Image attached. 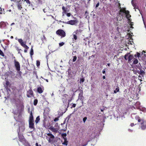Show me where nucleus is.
I'll use <instances>...</instances> for the list:
<instances>
[{"label":"nucleus","mask_w":146,"mask_h":146,"mask_svg":"<svg viewBox=\"0 0 146 146\" xmlns=\"http://www.w3.org/2000/svg\"><path fill=\"white\" fill-rule=\"evenodd\" d=\"M45 10V9H43V11H44V13H45V12H46L45 11V10Z\"/></svg>","instance_id":"55"},{"label":"nucleus","mask_w":146,"mask_h":146,"mask_svg":"<svg viewBox=\"0 0 146 146\" xmlns=\"http://www.w3.org/2000/svg\"><path fill=\"white\" fill-rule=\"evenodd\" d=\"M124 58L126 60L128 59V62L130 63L131 61L133 58V55L130 54V53H128L125 55Z\"/></svg>","instance_id":"1"},{"label":"nucleus","mask_w":146,"mask_h":146,"mask_svg":"<svg viewBox=\"0 0 146 146\" xmlns=\"http://www.w3.org/2000/svg\"><path fill=\"white\" fill-rule=\"evenodd\" d=\"M0 54L2 56H4V54L3 52L2 51H1L0 50Z\"/></svg>","instance_id":"32"},{"label":"nucleus","mask_w":146,"mask_h":146,"mask_svg":"<svg viewBox=\"0 0 146 146\" xmlns=\"http://www.w3.org/2000/svg\"><path fill=\"white\" fill-rule=\"evenodd\" d=\"M62 9L63 10L62 12L63 16H64V14L66 13L67 12H68L69 11V10L67 9V8H66L63 6L62 7Z\"/></svg>","instance_id":"8"},{"label":"nucleus","mask_w":146,"mask_h":146,"mask_svg":"<svg viewBox=\"0 0 146 146\" xmlns=\"http://www.w3.org/2000/svg\"><path fill=\"white\" fill-rule=\"evenodd\" d=\"M64 44V43L62 42L59 43V45L61 46H63Z\"/></svg>","instance_id":"40"},{"label":"nucleus","mask_w":146,"mask_h":146,"mask_svg":"<svg viewBox=\"0 0 146 146\" xmlns=\"http://www.w3.org/2000/svg\"><path fill=\"white\" fill-rule=\"evenodd\" d=\"M38 101L37 100H35L34 101V105L36 106L37 103Z\"/></svg>","instance_id":"29"},{"label":"nucleus","mask_w":146,"mask_h":146,"mask_svg":"<svg viewBox=\"0 0 146 146\" xmlns=\"http://www.w3.org/2000/svg\"><path fill=\"white\" fill-rule=\"evenodd\" d=\"M47 135L49 137H48L46 136V138L47 139L49 143L52 142L53 140V139L54 138V136L51 133H48L47 134Z\"/></svg>","instance_id":"2"},{"label":"nucleus","mask_w":146,"mask_h":146,"mask_svg":"<svg viewBox=\"0 0 146 146\" xmlns=\"http://www.w3.org/2000/svg\"><path fill=\"white\" fill-rule=\"evenodd\" d=\"M129 130L130 131H132V130H131L129 129Z\"/></svg>","instance_id":"54"},{"label":"nucleus","mask_w":146,"mask_h":146,"mask_svg":"<svg viewBox=\"0 0 146 146\" xmlns=\"http://www.w3.org/2000/svg\"><path fill=\"white\" fill-rule=\"evenodd\" d=\"M103 78V79H105V76H104Z\"/></svg>","instance_id":"51"},{"label":"nucleus","mask_w":146,"mask_h":146,"mask_svg":"<svg viewBox=\"0 0 146 146\" xmlns=\"http://www.w3.org/2000/svg\"><path fill=\"white\" fill-rule=\"evenodd\" d=\"M77 59V56H74L73 57V58L72 60V61L73 62L75 61Z\"/></svg>","instance_id":"28"},{"label":"nucleus","mask_w":146,"mask_h":146,"mask_svg":"<svg viewBox=\"0 0 146 146\" xmlns=\"http://www.w3.org/2000/svg\"><path fill=\"white\" fill-rule=\"evenodd\" d=\"M64 96L65 97L67 98L68 96V95L66 94H65L64 95Z\"/></svg>","instance_id":"44"},{"label":"nucleus","mask_w":146,"mask_h":146,"mask_svg":"<svg viewBox=\"0 0 146 146\" xmlns=\"http://www.w3.org/2000/svg\"><path fill=\"white\" fill-rule=\"evenodd\" d=\"M133 0H132V1L131 2H132V4H133Z\"/></svg>","instance_id":"60"},{"label":"nucleus","mask_w":146,"mask_h":146,"mask_svg":"<svg viewBox=\"0 0 146 146\" xmlns=\"http://www.w3.org/2000/svg\"><path fill=\"white\" fill-rule=\"evenodd\" d=\"M37 91L38 92L40 93H41L42 92V91L41 87L38 88L37 89Z\"/></svg>","instance_id":"19"},{"label":"nucleus","mask_w":146,"mask_h":146,"mask_svg":"<svg viewBox=\"0 0 146 146\" xmlns=\"http://www.w3.org/2000/svg\"><path fill=\"white\" fill-rule=\"evenodd\" d=\"M134 124L133 123H132L131 124V127H132L133 126H134Z\"/></svg>","instance_id":"47"},{"label":"nucleus","mask_w":146,"mask_h":146,"mask_svg":"<svg viewBox=\"0 0 146 146\" xmlns=\"http://www.w3.org/2000/svg\"><path fill=\"white\" fill-rule=\"evenodd\" d=\"M137 119L138 122H141V125H143V123L144 122V121L143 120L141 119L139 117H137Z\"/></svg>","instance_id":"17"},{"label":"nucleus","mask_w":146,"mask_h":146,"mask_svg":"<svg viewBox=\"0 0 146 146\" xmlns=\"http://www.w3.org/2000/svg\"><path fill=\"white\" fill-rule=\"evenodd\" d=\"M13 38V36H11V38L12 39V38Z\"/></svg>","instance_id":"52"},{"label":"nucleus","mask_w":146,"mask_h":146,"mask_svg":"<svg viewBox=\"0 0 146 146\" xmlns=\"http://www.w3.org/2000/svg\"><path fill=\"white\" fill-rule=\"evenodd\" d=\"M87 118L86 117H84L83 119V121L84 123H85V121H86Z\"/></svg>","instance_id":"36"},{"label":"nucleus","mask_w":146,"mask_h":146,"mask_svg":"<svg viewBox=\"0 0 146 146\" xmlns=\"http://www.w3.org/2000/svg\"><path fill=\"white\" fill-rule=\"evenodd\" d=\"M99 5H100V3L99 2H98L97 4L96 5V8H97L99 6Z\"/></svg>","instance_id":"39"},{"label":"nucleus","mask_w":146,"mask_h":146,"mask_svg":"<svg viewBox=\"0 0 146 146\" xmlns=\"http://www.w3.org/2000/svg\"><path fill=\"white\" fill-rule=\"evenodd\" d=\"M49 129L55 133H57L58 129V128H55L53 126H51L49 128Z\"/></svg>","instance_id":"11"},{"label":"nucleus","mask_w":146,"mask_h":146,"mask_svg":"<svg viewBox=\"0 0 146 146\" xmlns=\"http://www.w3.org/2000/svg\"><path fill=\"white\" fill-rule=\"evenodd\" d=\"M119 88L118 87V88H117L115 89V90L114 91V93H116L117 92H119Z\"/></svg>","instance_id":"25"},{"label":"nucleus","mask_w":146,"mask_h":146,"mask_svg":"<svg viewBox=\"0 0 146 146\" xmlns=\"http://www.w3.org/2000/svg\"><path fill=\"white\" fill-rule=\"evenodd\" d=\"M125 9H121L119 11V14L122 16H123L125 15V11H126Z\"/></svg>","instance_id":"6"},{"label":"nucleus","mask_w":146,"mask_h":146,"mask_svg":"<svg viewBox=\"0 0 146 146\" xmlns=\"http://www.w3.org/2000/svg\"><path fill=\"white\" fill-rule=\"evenodd\" d=\"M140 54L138 52H137V53L136 54H135V57L136 56L138 57H140Z\"/></svg>","instance_id":"27"},{"label":"nucleus","mask_w":146,"mask_h":146,"mask_svg":"<svg viewBox=\"0 0 146 146\" xmlns=\"http://www.w3.org/2000/svg\"><path fill=\"white\" fill-rule=\"evenodd\" d=\"M39 120H40V118H39V116H37L36 118V119L35 121L36 123H38V121Z\"/></svg>","instance_id":"23"},{"label":"nucleus","mask_w":146,"mask_h":146,"mask_svg":"<svg viewBox=\"0 0 146 146\" xmlns=\"http://www.w3.org/2000/svg\"><path fill=\"white\" fill-rule=\"evenodd\" d=\"M66 15L68 17H70L71 15V14L70 13H66Z\"/></svg>","instance_id":"37"},{"label":"nucleus","mask_w":146,"mask_h":146,"mask_svg":"<svg viewBox=\"0 0 146 146\" xmlns=\"http://www.w3.org/2000/svg\"><path fill=\"white\" fill-rule=\"evenodd\" d=\"M81 94V93L79 94V95L80 96V94Z\"/></svg>","instance_id":"62"},{"label":"nucleus","mask_w":146,"mask_h":146,"mask_svg":"<svg viewBox=\"0 0 146 146\" xmlns=\"http://www.w3.org/2000/svg\"><path fill=\"white\" fill-rule=\"evenodd\" d=\"M33 92L31 90H29L27 92V96L28 97H31L33 96Z\"/></svg>","instance_id":"12"},{"label":"nucleus","mask_w":146,"mask_h":146,"mask_svg":"<svg viewBox=\"0 0 146 146\" xmlns=\"http://www.w3.org/2000/svg\"><path fill=\"white\" fill-rule=\"evenodd\" d=\"M76 104H73L72 107L75 108L76 107Z\"/></svg>","instance_id":"43"},{"label":"nucleus","mask_w":146,"mask_h":146,"mask_svg":"<svg viewBox=\"0 0 146 146\" xmlns=\"http://www.w3.org/2000/svg\"><path fill=\"white\" fill-rule=\"evenodd\" d=\"M26 42H23L21 44V45L25 48L27 49H28L29 48V47L26 44Z\"/></svg>","instance_id":"14"},{"label":"nucleus","mask_w":146,"mask_h":146,"mask_svg":"<svg viewBox=\"0 0 146 146\" xmlns=\"http://www.w3.org/2000/svg\"><path fill=\"white\" fill-rule=\"evenodd\" d=\"M141 125V127L142 129L143 130V129H145L146 128V126L145 125H144V122L143 123V125Z\"/></svg>","instance_id":"21"},{"label":"nucleus","mask_w":146,"mask_h":146,"mask_svg":"<svg viewBox=\"0 0 146 146\" xmlns=\"http://www.w3.org/2000/svg\"><path fill=\"white\" fill-rule=\"evenodd\" d=\"M15 65L16 68V70L18 71L20 70V66L19 62L17 61L16 60H14Z\"/></svg>","instance_id":"5"},{"label":"nucleus","mask_w":146,"mask_h":146,"mask_svg":"<svg viewBox=\"0 0 146 146\" xmlns=\"http://www.w3.org/2000/svg\"><path fill=\"white\" fill-rule=\"evenodd\" d=\"M137 65L139 69L140 70V71L139 72V73L142 76H143V75H145V72L143 70L141 69L140 64H138Z\"/></svg>","instance_id":"7"},{"label":"nucleus","mask_w":146,"mask_h":146,"mask_svg":"<svg viewBox=\"0 0 146 146\" xmlns=\"http://www.w3.org/2000/svg\"><path fill=\"white\" fill-rule=\"evenodd\" d=\"M56 33L57 35L60 36L62 37H64L66 36L65 32L62 29H59L58 30L56 31Z\"/></svg>","instance_id":"3"},{"label":"nucleus","mask_w":146,"mask_h":146,"mask_svg":"<svg viewBox=\"0 0 146 146\" xmlns=\"http://www.w3.org/2000/svg\"><path fill=\"white\" fill-rule=\"evenodd\" d=\"M46 81L47 82H48V80L46 79Z\"/></svg>","instance_id":"57"},{"label":"nucleus","mask_w":146,"mask_h":146,"mask_svg":"<svg viewBox=\"0 0 146 146\" xmlns=\"http://www.w3.org/2000/svg\"><path fill=\"white\" fill-rule=\"evenodd\" d=\"M66 136V133H64L62 134V136L63 137H65Z\"/></svg>","instance_id":"41"},{"label":"nucleus","mask_w":146,"mask_h":146,"mask_svg":"<svg viewBox=\"0 0 146 146\" xmlns=\"http://www.w3.org/2000/svg\"><path fill=\"white\" fill-rule=\"evenodd\" d=\"M59 120V119H58V117H56V118H55L54 120V121H58V120Z\"/></svg>","instance_id":"38"},{"label":"nucleus","mask_w":146,"mask_h":146,"mask_svg":"<svg viewBox=\"0 0 146 146\" xmlns=\"http://www.w3.org/2000/svg\"><path fill=\"white\" fill-rule=\"evenodd\" d=\"M7 26L6 23L4 22H1L0 23V27L1 28H5Z\"/></svg>","instance_id":"9"},{"label":"nucleus","mask_w":146,"mask_h":146,"mask_svg":"<svg viewBox=\"0 0 146 146\" xmlns=\"http://www.w3.org/2000/svg\"><path fill=\"white\" fill-rule=\"evenodd\" d=\"M61 62H62V61L61 60Z\"/></svg>","instance_id":"63"},{"label":"nucleus","mask_w":146,"mask_h":146,"mask_svg":"<svg viewBox=\"0 0 146 146\" xmlns=\"http://www.w3.org/2000/svg\"><path fill=\"white\" fill-rule=\"evenodd\" d=\"M40 65V62L39 61H36V65L37 66H39Z\"/></svg>","instance_id":"34"},{"label":"nucleus","mask_w":146,"mask_h":146,"mask_svg":"<svg viewBox=\"0 0 146 146\" xmlns=\"http://www.w3.org/2000/svg\"><path fill=\"white\" fill-rule=\"evenodd\" d=\"M103 111V110H102V109H101V111H102H102Z\"/></svg>","instance_id":"59"},{"label":"nucleus","mask_w":146,"mask_h":146,"mask_svg":"<svg viewBox=\"0 0 146 146\" xmlns=\"http://www.w3.org/2000/svg\"><path fill=\"white\" fill-rule=\"evenodd\" d=\"M38 1L40 3L42 4L44 2V0H38Z\"/></svg>","instance_id":"33"},{"label":"nucleus","mask_w":146,"mask_h":146,"mask_svg":"<svg viewBox=\"0 0 146 146\" xmlns=\"http://www.w3.org/2000/svg\"><path fill=\"white\" fill-rule=\"evenodd\" d=\"M84 78H82L80 80V83H81L82 82V83L83 82H84Z\"/></svg>","instance_id":"35"},{"label":"nucleus","mask_w":146,"mask_h":146,"mask_svg":"<svg viewBox=\"0 0 146 146\" xmlns=\"http://www.w3.org/2000/svg\"><path fill=\"white\" fill-rule=\"evenodd\" d=\"M6 86L5 87L6 88H7V87L10 86V82L8 81H6Z\"/></svg>","instance_id":"20"},{"label":"nucleus","mask_w":146,"mask_h":146,"mask_svg":"<svg viewBox=\"0 0 146 146\" xmlns=\"http://www.w3.org/2000/svg\"><path fill=\"white\" fill-rule=\"evenodd\" d=\"M17 7L19 9L21 10L22 8L21 5L19 3L17 4Z\"/></svg>","instance_id":"18"},{"label":"nucleus","mask_w":146,"mask_h":146,"mask_svg":"<svg viewBox=\"0 0 146 146\" xmlns=\"http://www.w3.org/2000/svg\"><path fill=\"white\" fill-rule=\"evenodd\" d=\"M74 33L75 32H74L73 34V35L74 36V38L76 40L77 39V36L75 34H74Z\"/></svg>","instance_id":"30"},{"label":"nucleus","mask_w":146,"mask_h":146,"mask_svg":"<svg viewBox=\"0 0 146 146\" xmlns=\"http://www.w3.org/2000/svg\"><path fill=\"white\" fill-rule=\"evenodd\" d=\"M9 12H11V10H9Z\"/></svg>","instance_id":"61"},{"label":"nucleus","mask_w":146,"mask_h":146,"mask_svg":"<svg viewBox=\"0 0 146 146\" xmlns=\"http://www.w3.org/2000/svg\"><path fill=\"white\" fill-rule=\"evenodd\" d=\"M30 54L31 56H32L33 54V50L32 47L31 48L30 52Z\"/></svg>","instance_id":"24"},{"label":"nucleus","mask_w":146,"mask_h":146,"mask_svg":"<svg viewBox=\"0 0 146 146\" xmlns=\"http://www.w3.org/2000/svg\"><path fill=\"white\" fill-rule=\"evenodd\" d=\"M11 72H12L10 71V72H9L8 73H9V74H10L11 73Z\"/></svg>","instance_id":"58"},{"label":"nucleus","mask_w":146,"mask_h":146,"mask_svg":"<svg viewBox=\"0 0 146 146\" xmlns=\"http://www.w3.org/2000/svg\"><path fill=\"white\" fill-rule=\"evenodd\" d=\"M36 146H41L40 145H39L38 143H36Z\"/></svg>","instance_id":"45"},{"label":"nucleus","mask_w":146,"mask_h":146,"mask_svg":"<svg viewBox=\"0 0 146 146\" xmlns=\"http://www.w3.org/2000/svg\"><path fill=\"white\" fill-rule=\"evenodd\" d=\"M138 63V61L137 59L135 58H133V63L134 64H136Z\"/></svg>","instance_id":"22"},{"label":"nucleus","mask_w":146,"mask_h":146,"mask_svg":"<svg viewBox=\"0 0 146 146\" xmlns=\"http://www.w3.org/2000/svg\"><path fill=\"white\" fill-rule=\"evenodd\" d=\"M67 141L66 140H65L64 141L63 143V144L66 145H67Z\"/></svg>","instance_id":"31"},{"label":"nucleus","mask_w":146,"mask_h":146,"mask_svg":"<svg viewBox=\"0 0 146 146\" xmlns=\"http://www.w3.org/2000/svg\"><path fill=\"white\" fill-rule=\"evenodd\" d=\"M1 42V41L0 40V42Z\"/></svg>","instance_id":"64"},{"label":"nucleus","mask_w":146,"mask_h":146,"mask_svg":"<svg viewBox=\"0 0 146 146\" xmlns=\"http://www.w3.org/2000/svg\"><path fill=\"white\" fill-rule=\"evenodd\" d=\"M125 12V15L126 17L127 18V19L131 17V15L129 14V11H126Z\"/></svg>","instance_id":"16"},{"label":"nucleus","mask_w":146,"mask_h":146,"mask_svg":"<svg viewBox=\"0 0 146 146\" xmlns=\"http://www.w3.org/2000/svg\"><path fill=\"white\" fill-rule=\"evenodd\" d=\"M102 73H103V74H105V70H103L102 71Z\"/></svg>","instance_id":"48"},{"label":"nucleus","mask_w":146,"mask_h":146,"mask_svg":"<svg viewBox=\"0 0 146 146\" xmlns=\"http://www.w3.org/2000/svg\"><path fill=\"white\" fill-rule=\"evenodd\" d=\"M78 32V30H76L75 32V33H76V34Z\"/></svg>","instance_id":"49"},{"label":"nucleus","mask_w":146,"mask_h":146,"mask_svg":"<svg viewBox=\"0 0 146 146\" xmlns=\"http://www.w3.org/2000/svg\"><path fill=\"white\" fill-rule=\"evenodd\" d=\"M29 127L33 129L34 128V124L33 122H29Z\"/></svg>","instance_id":"13"},{"label":"nucleus","mask_w":146,"mask_h":146,"mask_svg":"<svg viewBox=\"0 0 146 146\" xmlns=\"http://www.w3.org/2000/svg\"><path fill=\"white\" fill-rule=\"evenodd\" d=\"M28 49H27L25 48V49L24 50V52L25 53L27 52V50Z\"/></svg>","instance_id":"46"},{"label":"nucleus","mask_w":146,"mask_h":146,"mask_svg":"<svg viewBox=\"0 0 146 146\" xmlns=\"http://www.w3.org/2000/svg\"><path fill=\"white\" fill-rule=\"evenodd\" d=\"M140 103L139 102H137L135 104L134 108L135 109H140Z\"/></svg>","instance_id":"10"},{"label":"nucleus","mask_w":146,"mask_h":146,"mask_svg":"<svg viewBox=\"0 0 146 146\" xmlns=\"http://www.w3.org/2000/svg\"><path fill=\"white\" fill-rule=\"evenodd\" d=\"M29 122H33V117L31 112L30 114V117L29 119Z\"/></svg>","instance_id":"15"},{"label":"nucleus","mask_w":146,"mask_h":146,"mask_svg":"<svg viewBox=\"0 0 146 146\" xmlns=\"http://www.w3.org/2000/svg\"><path fill=\"white\" fill-rule=\"evenodd\" d=\"M78 22V21L77 20H71L68 21L66 23L72 25H76Z\"/></svg>","instance_id":"4"},{"label":"nucleus","mask_w":146,"mask_h":146,"mask_svg":"<svg viewBox=\"0 0 146 146\" xmlns=\"http://www.w3.org/2000/svg\"><path fill=\"white\" fill-rule=\"evenodd\" d=\"M18 41L20 44H21L23 42V40L21 39H18Z\"/></svg>","instance_id":"26"},{"label":"nucleus","mask_w":146,"mask_h":146,"mask_svg":"<svg viewBox=\"0 0 146 146\" xmlns=\"http://www.w3.org/2000/svg\"><path fill=\"white\" fill-rule=\"evenodd\" d=\"M24 0L27 3H30V1H29V0Z\"/></svg>","instance_id":"42"},{"label":"nucleus","mask_w":146,"mask_h":146,"mask_svg":"<svg viewBox=\"0 0 146 146\" xmlns=\"http://www.w3.org/2000/svg\"><path fill=\"white\" fill-rule=\"evenodd\" d=\"M118 4L119 5V7H120V4L119 3H118Z\"/></svg>","instance_id":"56"},{"label":"nucleus","mask_w":146,"mask_h":146,"mask_svg":"<svg viewBox=\"0 0 146 146\" xmlns=\"http://www.w3.org/2000/svg\"><path fill=\"white\" fill-rule=\"evenodd\" d=\"M107 65L108 66H110V64L108 63Z\"/></svg>","instance_id":"53"},{"label":"nucleus","mask_w":146,"mask_h":146,"mask_svg":"<svg viewBox=\"0 0 146 146\" xmlns=\"http://www.w3.org/2000/svg\"><path fill=\"white\" fill-rule=\"evenodd\" d=\"M14 24H15V23H12L11 24V26H12L13 25H14Z\"/></svg>","instance_id":"50"}]
</instances>
